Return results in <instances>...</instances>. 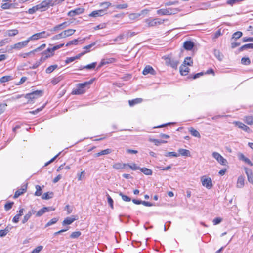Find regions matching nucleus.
Returning a JSON list of instances; mask_svg holds the SVG:
<instances>
[{"label": "nucleus", "instance_id": "1", "mask_svg": "<svg viewBox=\"0 0 253 253\" xmlns=\"http://www.w3.org/2000/svg\"><path fill=\"white\" fill-rule=\"evenodd\" d=\"M50 35V33L45 31H42L40 33L35 34L29 38V40H37L42 38H46Z\"/></svg>", "mask_w": 253, "mask_h": 253}, {"label": "nucleus", "instance_id": "2", "mask_svg": "<svg viewBox=\"0 0 253 253\" xmlns=\"http://www.w3.org/2000/svg\"><path fill=\"white\" fill-rule=\"evenodd\" d=\"M164 20H161L159 18H148L145 20V22L148 27H154L157 25H161L163 23Z\"/></svg>", "mask_w": 253, "mask_h": 253}, {"label": "nucleus", "instance_id": "3", "mask_svg": "<svg viewBox=\"0 0 253 253\" xmlns=\"http://www.w3.org/2000/svg\"><path fill=\"white\" fill-rule=\"evenodd\" d=\"M212 157L221 165L225 166L227 164V161L224 159L219 153L214 152L212 154Z\"/></svg>", "mask_w": 253, "mask_h": 253}, {"label": "nucleus", "instance_id": "4", "mask_svg": "<svg viewBox=\"0 0 253 253\" xmlns=\"http://www.w3.org/2000/svg\"><path fill=\"white\" fill-rule=\"evenodd\" d=\"M42 92L41 90H36L25 95V98L28 100H32L42 95Z\"/></svg>", "mask_w": 253, "mask_h": 253}, {"label": "nucleus", "instance_id": "5", "mask_svg": "<svg viewBox=\"0 0 253 253\" xmlns=\"http://www.w3.org/2000/svg\"><path fill=\"white\" fill-rule=\"evenodd\" d=\"M30 42V40H29V38L24 41L20 42H18L17 43L14 44V45H12L10 47L11 49H20L25 46H26Z\"/></svg>", "mask_w": 253, "mask_h": 253}, {"label": "nucleus", "instance_id": "6", "mask_svg": "<svg viewBox=\"0 0 253 253\" xmlns=\"http://www.w3.org/2000/svg\"><path fill=\"white\" fill-rule=\"evenodd\" d=\"M202 185L208 189H210L212 186V181L211 178H206L205 176H202L201 178Z\"/></svg>", "mask_w": 253, "mask_h": 253}, {"label": "nucleus", "instance_id": "7", "mask_svg": "<svg viewBox=\"0 0 253 253\" xmlns=\"http://www.w3.org/2000/svg\"><path fill=\"white\" fill-rule=\"evenodd\" d=\"M106 13L105 9H100L98 10L93 11L90 14L89 16L92 17H97L102 16Z\"/></svg>", "mask_w": 253, "mask_h": 253}, {"label": "nucleus", "instance_id": "8", "mask_svg": "<svg viewBox=\"0 0 253 253\" xmlns=\"http://www.w3.org/2000/svg\"><path fill=\"white\" fill-rule=\"evenodd\" d=\"M69 25V23L68 22H64L61 24L56 25L51 30V31H57L59 30H62Z\"/></svg>", "mask_w": 253, "mask_h": 253}, {"label": "nucleus", "instance_id": "9", "mask_svg": "<svg viewBox=\"0 0 253 253\" xmlns=\"http://www.w3.org/2000/svg\"><path fill=\"white\" fill-rule=\"evenodd\" d=\"M245 173L247 176L248 181L253 185V173L252 170L248 168H245Z\"/></svg>", "mask_w": 253, "mask_h": 253}, {"label": "nucleus", "instance_id": "10", "mask_svg": "<svg viewBox=\"0 0 253 253\" xmlns=\"http://www.w3.org/2000/svg\"><path fill=\"white\" fill-rule=\"evenodd\" d=\"M84 9L82 8H78L75 9L74 10H71L68 13V15L69 16L73 17L76 15H79L83 13Z\"/></svg>", "mask_w": 253, "mask_h": 253}, {"label": "nucleus", "instance_id": "11", "mask_svg": "<svg viewBox=\"0 0 253 253\" xmlns=\"http://www.w3.org/2000/svg\"><path fill=\"white\" fill-rule=\"evenodd\" d=\"M85 91V90L84 89L83 87L81 86L80 84L78 85L77 88L74 89L73 90L72 92V94L75 95H80L84 94Z\"/></svg>", "mask_w": 253, "mask_h": 253}, {"label": "nucleus", "instance_id": "12", "mask_svg": "<svg viewBox=\"0 0 253 253\" xmlns=\"http://www.w3.org/2000/svg\"><path fill=\"white\" fill-rule=\"evenodd\" d=\"M115 60H116L115 59L113 58H108V59H103L101 60V61L99 63L97 68H100L102 66H103L104 65L108 64L110 63H112L114 62L115 61Z\"/></svg>", "mask_w": 253, "mask_h": 253}, {"label": "nucleus", "instance_id": "13", "mask_svg": "<svg viewBox=\"0 0 253 253\" xmlns=\"http://www.w3.org/2000/svg\"><path fill=\"white\" fill-rule=\"evenodd\" d=\"M239 128L242 129L246 132H249L250 129L248 126L240 122H235L234 123Z\"/></svg>", "mask_w": 253, "mask_h": 253}, {"label": "nucleus", "instance_id": "14", "mask_svg": "<svg viewBox=\"0 0 253 253\" xmlns=\"http://www.w3.org/2000/svg\"><path fill=\"white\" fill-rule=\"evenodd\" d=\"M76 30L72 29H69L63 31L61 32L63 38H66L70 36H71L74 34Z\"/></svg>", "mask_w": 253, "mask_h": 253}, {"label": "nucleus", "instance_id": "15", "mask_svg": "<svg viewBox=\"0 0 253 253\" xmlns=\"http://www.w3.org/2000/svg\"><path fill=\"white\" fill-rule=\"evenodd\" d=\"M194 46V43L191 41H186L183 43V47L187 50H191Z\"/></svg>", "mask_w": 253, "mask_h": 253}, {"label": "nucleus", "instance_id": "16", "mask_svg": "<svg viewBox=\"0 0 253 253\" xmlns=\"http://www.w3.org/2000/svg\"><path fill=\"white\" fill-rule=\"evenodd\" d=\"M27 189V185L23 186L21 188L17 190L14 195V198H17L24 193H25Z\"/></svg>", "mask_w": 253, "mask_h": 253}, {"label": "nucleus", "instance_id": "17", "mask_svg": "<svg viewBox=\"0 0 253 253\" xmlns=\"http://www.w3.org/2000/svg\"><path fill=\"white\" fill-rule=\"evenodd\" d=\"M149 73H150L152 75H154L155 73V71L151 66L148 65V66H146L145 67L144 69L143 70V74L144 75H146L148 74Z\"/></svg>", "mask_w": 253, "mask_h": 253}, {"label": "nucleus", "instance_id": "18", "mask_svg": "<svg viewBox=\"0 0 253 253\" xmlns=\"http://www.w3.org/2000/svg\"><path fill=\"white\" fill-rule=\"evenodd\" d=\"M245 184V178L242 176H240L237 180L236 186L238 188H242L244 187Z\"/></svg>", "mask_w": 253, "mask_h": 253}, {"label": "nucleus", "instance_id": "19", "mask_svg": "<svg viewBox=\"0 0 253 253\" xmlns=\"http://www.w3.org/2000/svg\"><path fill=\"white\" fill-rule=\"evenodd\" d=\"M189 68L184 64H182L180 67V72L183 76L187 75L189 72Z\"/></svg>", "mask_w": 253, "mask_h": 253}, {"label": "nucleus", "instance_id": "20", "mask_svg": "<svg viewBox=\"0 0 253 253\" xmlns=\"http://www.w3.org/2000/svg\"><path fill=\"white\" fill-rule=\"evenodd\" d=\"M238 156L239 159L240 160L244 161L245 163H247L248 164H249V165H250L251 166H253L252 162L250 161V160L249 159L246 157L244 155V154H243L242 153H239Z\"/></svg>", "mask_w": 253, "mask_h": 253}, {"label": "nucleus", "instance_id": "21", "mask_svg": "<svg viewBox=\"0 0 253 253\" xmlns=\"http://www.w3.org/2000/svg\"><path fill=\"white\" fill-rule=\"evenodd\" d=\"M178 152L179 154V155L186 157H189L191 156L190 151L187 149L180 148L178 149Z\"/></svg>", "mask_w": 253, "mask_h": 253}, {"label": "nucleus", "instance_id": "22", "mask_svg": "<svg viewBox=\"0 0 253 253\" xmlns=\"http://www.w3.org/2000/svg\"><path fill=\"white\" fill-rule=\"evenodd\" d=\"M64 44L61 43L59 45H55L53 46L52 48H47V51L49 52H51V55H54V51L59 48L63 47Z\"/></svg>", "mask_w": 253, "mask_h": 253}, {"label": "nucleus", "instance_id": "23", "mask_svg": "<svg viewBox=\"0 0 253 253\" xmlns=\"http://www.w3.org/2000/svg\"><path fill=\"white\" fill-rule=\"evenodd\" d=\"M96 64H97L96 62H93V63H91L90 64H88V65H87L86 66H81L79 67V69L80 70L84 69H93L96 67Z\"/></svg>", "mask_w": 253, "mask_h": 253}, {"label": "nucleus", "instance_id": "24", "mask_svg": "<svg viewBox=\"0 0 253 253\" xmlns=\"http://www.w3.org/2000/svg\"><path fill=\"white\" fill-rule=\"evenodd\" d=\"M84 39H82V40H80L79 39H74L73 40L68 42L66 43V46H70L71 45H73V44L77 45L78 44L79 41L81 42V43H83L84 42Z\"/></svg>", "mask_w": 253, "mask_h": 253}, {"label": "nucleus", "instance_id": "25", "mask_svg": "<svg viewBox=\"0 0 253 253\" xmlns=\"http://www.w3.org/2000/svg\"><path fill=\"white\" fill-rule=\"evenodd\" d=\"M112 152V150L110 149H106L105 150H102L100 152L97 153L95 154V157H99L101 155H107Z\"/></svg>", "mask_w": 253, "mask_h": 253}, {"label": "nucleus", "instance_id": "26", "mask_svg": "<svg viewBox=\"0 0 253 253\" xmlns=\"http://www.w3.org/2000/svg\"><path fill=\"white\" fill-rule=\"evenodd\" d=\"M126 166V164L117 163L113 165V167L116 169H124Z\"/></svg>", "mask_w": 253, "mask_h": 253}, {"label": "nucleus", "instance_id": "27", "mask_svg": "<svg viewBox=\"0 0 253 253\" xmlns=\"http://www.w3.org/2000/svg\"><path fill=\"white\" fill-rule=\"evenodd\" d=\"M39 6V8L40 10L43 11L45 10V9L48 8L49 6L47 3V1L46 0H44L40 4H38Z\"/></svg>", "mask_w": 253, "mask_h": 253}, {"label": "nucleus", "instance_id": "28", "mask_svg": "<svg viewBox=\"0 0 253 253\" xmlns=\"http://www.w3.org/2000/svg\"><path fill=\"white\" fill-rule=\"evenodd\" d=\"M75 220H76V219L75 218L67 217L63 221L62 224L63 225H70L72 224Z\"/></svg>", "mask_w": 253, "mask_h": 253}, {"label": "nucleus", "instance_id": "29", "mask_svg": "<svg viewBox=\"0 0 253 253\" xmlns=\"http://www.w3.org/2000/svg\"><path fill=\"white\" fill-rule=\"evenodd\" d=\"M167 9L168 11H169L168 15L175 14L180 11V9L178 8H168Z\"/></svg>", "mask_w": 253, "mask_h": 253}, {"label": "nucleus", "instance_id": "30", "mask_svg": "<svg viewBox=\"0 0 253 253\" xmlns=\"http://www.w3.org/2000/svg\"><path fill=\"white\" fill-rule=\"evenodd\" d=\"M142 101V99L141 98H136L135 99H133L131 100H129V105L130 106H133L134 105L141 103Z\"/></svg>", "mask_w": 253, "mask_h": 253}, {"label": "nucleus", "instance_id": "31", "mask_svg": "<svg viewBox=\"0 0 253 253\" xmlns=\"http://www.w3.org/2000/svg\"><path fill=\"white\" fill-rule=\"evenodd\" d=\"M149 141L154 143L155 145L157 146H158L160 143H166L167 142V141L165 140H158L153 138H150Z\"/></svg>", "mask_w": 253, "mask_h": 253}, {"label": "nucleus", "instance_id": "32", "mask_svg": "<svg viewBox=\"0 0 253 253\" xmlns=\"http://www.w3.org/2000/svg\"><path fill=\"white\" fill-rule=\"evenodd\" d=\"M140 170L146 175H151L152 174V170L146 168H140Z\"/></svg>", "mask_w": 253, "mask_h": 253}, {"label": "nucleus", "instance_id": "33", "mask_svg": "<svg viewBox=\"0 0 253 253\" xmlns=\"http://www.w3.org/2000/svg\"><path fill=\"white\" fill-rule=\"evenodd\" d=\"M168 12L167 8H162L157 11V14L162 16L168 15Z\"/></svg>", "mask_w": 253, "mask_h": 253}, {"label": "nucleus", "instance_id": "34", "mask_svg": "<svg viewBox=\"0 0 253 253\" xmlns=\"http://www.w3.org/2000/svg\"><path fill=\"white\" fill-rule=\"evenodd\" d=\"M189 131L190 132V134L194 137L198 138H200L201 137L199 132L193 128H190L189 129Z\"/></svg>", "mask_w": 253, "mask_h": 253}, {"label": "nucleus", "instance_id": "35", "mask_svg": "<svg viewBox=\"0 0 253 253\" xmlns=\"http://www.w3.org/2000/svg\"><path fill=\"white\" fill-rule=\"evenodd\" d=\"M53 196V192H48L44 193L42 195V199L48 200V199H49L52 198Z\"/></svg>", "mask_w": 253, "mask_h": 253}, {"label": "nucleus", "instance_id": "36", "mask_svg": "<svg viewBox=\"0 0 253 253\" xmlns=\"http://www.w3.org/2000/svg\"><path fill=\"white\" fill-rule=\"evenodd\" d=\"M244 121L248 125H253V117L251 116H246Z\"/></svg>", "mask_w": 253, "mask_h": 253}, {"label": "nucleus", "instance_id": "37", "mask_svg": "<svg viewBox=\"0 0 253 253\" xmlns=\"http://www.w3.org/2000/svg\"><path fill=\"white\" fill-rule=\"evenodd\" d=\"M214 56L219 60L221 61L223 59V55L220 53L219 50L215 49L214 50Z\"/></svg>", "mask_w": 253, "mask_h": 253}, {"label": "nucleus", "instance_id": "38", "mask_svg": "<svg viewBox=\"0 0 253 253\" xmlns=\"http://www.w3.org/2000/svg\"><path fill=\"white\" fill-rule=\"evenodd\" d=\"M58 65L55 64L53 65H51L48 67L45 70V72L47 74H50L52 73L54 70L57 68Z\"/></svg>", "mask_w": 253, "mask_h": 253}, {"label": "nucleus", "instance_id": "39", "mask_svg": "<svg viewBox=\"0 0 253 253\" xmlns=\"http://www.w3.org/2000/svg\"><path fill=\"white\" fill-rule=\"evenodd\" d=\"M48 210V209L45 208H43L41 209H40L37 213H36V216L40 217L44 213L47 212V211Z\"/></svg>", "mask_w": 253, "mask_h": 253}, {"label": "nucleus", "instance_id": "40", "mask_svg": "<svg viewBox=\"0 0 253 253\" xmlns=\"http://www.w3.org/2000/svg\"><path fill=\"white\" fill-rule=\"evenodd\" d=\"M39 10H40L39 8V6H38V5H37L29 9L28 12L30 14H33Z\"/></svg>", "mask_w": 253, "mask_h": 253}, {"label": "nucleus", "instance_id": "41", "mask_svg": "<svg viewBox=\"0 0 253 253\" xmlns=\"http://www.w3.org/2000/svg\"><path fill=\"white\" fill-rule=\"evenodd\" d=\"M6 33L9 36H14L18 33V31L17 29L9 30L7 31Z\"/></svg>", "mask_w": 253, "mask_h": 253}, {"label": "nucleus", "instance_id": "42", "mask_svg": "<svg viewBox=\"0 0 253 253\" xmlns=\"http://www.w3.org/2000/svg\"><path fill=\"white\" fill-rule=\"evenodd\" d=\"M94 81V79H91L89 81L84 82L83 83H81L80 84L81 86L83 87V88H85L86 87H89V86L92 84L93 82Z\"/></svg>", "mask_w": 253, "mask_h": 253}, {"label": "nucleus", "instance_id": "43", "mask_svg": "<svg viewBox=\"0 0 253 253\" xmlns=\"http://www.w3.org/2000/svg\"><path fill=\"white\" fill-rule=\"evenodd\" d=\"M137 34V33L134 31H128L125 34V38L127 39L130 37H132Z\"/></svg>", "mask_w": 253, "mask_h": 253}, {"label": "nucleus", "instance_id": "44", "mask_svg": "<svg viewBox=\"0 0 253 253\" xmlns=\"http://www.w3.org/2000/svg\"><path fill=\"white\" fill-rule=\"evenodd\" d=\"M126 166H128L131 169L133 170H136L140 169V168L137 166L135 163H132L131 164H126Z\"/></svg>", "mask_w": 253, "mask_h": 253}, {"label": "nucleus", "instance_id": "45", "mask_svg": "<svg viewBox=\"0 0 253 253\" xmlns=\"http://www.w3.org/2000/svg\"><path fill=\"white\" fill-rule=\"evenodd\" d=\"M12 79V77L10 76H5L1 77L0 79V82L2 83L8 82Z\"/></svg>", "mask_w": 253, "mask_h": 253}, {"label": "nucleus", "instance_id": "46", "mask_svg": "<svg viewBox=\"0 0 253 253\" xmlns=\"http://www.w3.org/2000/svg\"><path fill=\"white\" fill-rule=\"evenodd\" d=\"M9 229L8 227H7L4 230H0V237H3L6 235V234L9 232Z\"/></svg>", "mask_w": 253, "mask_h": 253}, {"label": "nucleus", "instance_id": "47", "mask_svg": "<svg viewBox=\"0 0 253 253\" xmlns=\"http://www.w3.org/2000/svg\"><path fill=\"white\" fill-rule=\"evenodd\" d=\"M36 191L35 193V195L40 196L42 195V190L41 187L39 185L36 186Z\"/></svg>", "mask_w": 253, "mask_h": 253}, {"label": "nucleus", "instance_id": "48", "mask_svg": "<svg viewBox=\"0 0 253 253\" xmlns=\"http://www.w3.org/2000/svg\"><path fill=\"white\" fill-rule=\"evenodd\" d=\"M119 195L120 196H121L122 200H123V201H126V202H129V201H131V198H130L129 197H128V196H126V195H124V194H123L122 192H119Z\"/></svg>", "mask_w": 253, "mask_h": 253}, {"label": "nucleus", "instance_id": "49", "mask_svg": "<svg viewBox=\"0 0 253 253\" xmlns=\"http://www.w3.org/2000/svg\"><path fill=\"white\" fill-rule=\"evenodd\" d=\"M106 197L107 198V201H108V204H109L111 208L112 209H113L114 206H113V199H112V198L110 196V195L108 193L106 194Z\"/></svg>", "mask_w": 253, "mask_h": 253}, {"label": "nucleus", "instance_id": "50", "mask_svg": "<svg viewBox=\"0 0 253 253\" xmlns=\"http://www.w3.org/2000/svg\"><path fill=\"white\" fill-rule=\"evenodd\" d=\"M169 64L171 67L176 69L177 67L179 62L177 60H171L170 61Z\"/></svg>", "mask_w": 253, "mask_h": 253}, {"label": "nucleus", "instance_id": "51", "mask_svg": "<svg viewBox=\"0 0 253 253\" xmlns=\"http://www.w3.org/2000/svg\"><path fill=\"white\" fill-rule=\"evenodd\" d=\"M243 34L242 32L240 31H237L234 33L232 35V38L235 39H238L240 38L242 36Z\"/></svg>", "mask_w": 253, "mask_h": 253}, {"label": "nucleus", "instance_id": "52", "mask_svg": "<svg viewBox=\"0 0 253 253\" xmlns=\"http://www.w3.org/2000/svg\"><path fill=\"white\" fill-rule=\"evenodd\" d=\"M241 63L244 65H249L251 63L250 59L248 57H243L241 59Z\"/></svg>", "mask_w": 253, "mask_h": 253}, {"label": "nucleus", "instance_id": "53", "mask_svg": "<svg viewBox=\"0 0 253 253\" xmlns=\"http://www.w3.org/2000/svg\"><path fill=\"white\" fill-rule=\"evenodd\" d=\"M193 63V61L191 58V57H186L184 60L183 64L185 65H189L191 66Z\"/></svg>", "mask_w": 253, "mask_h": 253}, {"label": "nucleus", "instance_id": "54", "mask_svg": "<svg viewBox=\"0 0 253 253\" xmlns=\"http://www.w3.org/2000/svg\"><path fill=\"white\" fill-rule=\"evenodd\" d=\"M45 104L43 105V106H42V107L35 110H33V111H30L29 112V113L30 114H34V115H35L37 113H38L40 111H42L43 108L44 107H45Z\"/></svg>", "mask_w": 253, "mask_h": 253}, {"label": "nucleus", "instance_id": "55", "mask_svg": "<svg viewBox=\"0 0 253 253\" xmlns=\"http://www.w3.org/2000/svg\"><path fill=\"white\" fill-rule=\"evenodd\" d=\"M81 235V233L80 231H76L73 232L71 235L70 238L75 239L78 238Z\"/></svg>", "mask_w": 253, "mask_h": 253}, {"label": "nucleus", "instance_id": "56", "mask_svg": "<svg viewBox=\"0 0 253 253\" xmlns=\"http://www.w3.org/2000/svg\"><path fill=\"white\" fill-rule=\"evenodd\" d=\"M140 16L139 13H131L129 15V18L131 20H135Z\"/></svg>", "mask_w": 253, "mask_h": 253}, {"label": "nucleus", "instance_id": "57", "mask_svg": "<svg viewBox=\"0 0 253 253\" xmlns=\"http://www.w3.org/2000/svg\"><path fill=\"white\" fill-rule=\"evenodd\" d=\"M251 47H252V43L246 44H245V45L242 46L240 48L239 50L240 51H242L245 49L251 48Z\"/></svg>", "mask_w": 253, "mask_h": 253}, {"label": "nucleus", "instance_id": "58", "mask_svg": "<svg viewBox=\"0 0 253 253\" xmlns=\"http://www.w3.org/2000/svg\"><path fill=\"white\" fill-rule=\"evenodd\" d=\"M30 213H27L24 216V218L22 221V222L23 224H25L26 222H27V221L29 219V218L31 217V215H30Z\"/></svg>", "mask_w": 253, "mask_h": 253}, {"label": "nucleus", "instance_id": "59", "mask_svg": "<svg viewBox=\"0 0 253 253\" xmlns=\"http://www.w3.org/2000/svg\"><path fill=\"white\" fill-rule=\"evenodd\" d=\"M57 221L58 219H57L56 218L51 219L49 222L47 223V224H46V227L49 226L56 223L57 222Z\"/></svg>", "mask_w": 253, "mask_h": 253}, {"label": "nucleus", "instance_id": "60", "mask_svg": "<svg viewBox=\"0 0 253 253\" xmlns=\"http://www.w3.org/2000/svg\"><path fill=\"white\" fill-rule=\"evenodd\" d=\"M42 246H39L34 249L31 252V253H39L43 249Z\"/></svg>", "mask_w": 253, "mask_h": 253}, {"label": "nucleus", "instance_id": "61", "mask_svg": "<svg viewBox=\"0 0 253 253\" xmlns=\"http://www.w3.org/2000/svg\"><path fill=\"white\" fill-rule=\"evenodd\" d=\"M14 203L13 202H8L5 204L4 209L6 211H8L12 208Z\"/></svg>", "mask_w": 253, "mask_h": 253}, {"label": "nucleus", "instance_id": "62", "mask_svg": "<svg viewBox=\"0 0 253 253\" xmlns=\"http://www.w3.org/2000/svg\"><path fill=\"white\" fill-rule=\"evenodd\" d=\"M165 156L166 157L173 156L175 157L179 156V155L176 152H167L165 154Z\"/></svg>", "mask_w": 253, "mask_h": 253}, {"label": "nucleus", "instance_id": "63", "mask_svg": "<svg viewBox=\"0 0 253 253\" xmlns=\"http://www.w3.org/2000/svg\"><path fill=\"white\" fill-rule=\"evenodd\" d=\"M128 7V5L127 4L125 3L123 4H118L115 6V7L117 9H125Z\"/></svg>", "mask_w": 253, "mask_h": 253}, {"label": "nucleus", "instance_id": "64", "mask_svg": "<svg viewBox=\"0 0 253 253\" xmlns=\"http://www.w3.org/2000/svg\"><path fill=\"white\" fill-rule=\"evenodd\" d=\"M12 5V4H9L8 3H4L1 5V7L3 9H8L11 8Z\"/></svg>", "mask_w": 253, "mask_h": 253}]
</instances>
